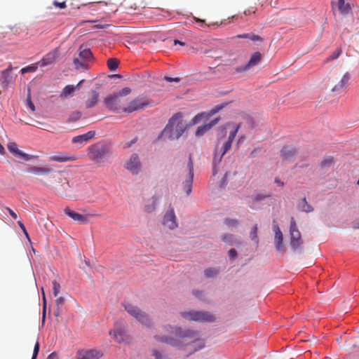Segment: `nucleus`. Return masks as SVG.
<instances>
[{
	"instance_id": "nucleus-1",
	"label": "nucleus",
	"mask_w": 359,
	"mask_h": 359,
	"mask_svg": "<svg viewBox=\"0 0 359 359\" xmlns=\"http://www.w3.org/2000/svg\"><path fill=\"white\" fill-rule=\"evenodd\" d=\"M162 330L165 334L154 336L157 341L168 344L173 346H191V353L201 350L205 346V341L197 331L189 329L182 330L180 327L170 325L163 326Z\"/></svg>"
},
{
	"instance_id": "nucleus-2",
	"label": "nucleus",
	"mask_w": 359,
	"mask_h": 359,
	"mask_svg": "<svg viewBox=\"0 0 359 359\" xmlns=\"http://www.w3.org/2000/svg\"><path fill=\"white\" fill-rule=\"evenodd\" d=\"M229 126L230 123H227L225 126L220 128L222 136L217 139L215 144L214 157L212 160L213 175H216L217 172V166L222 161L224 155L230 150L232 142L235 139L236 134L241 128V123L235 125L232 130L229 133L228 139L224 140V137L226 135V127Z\"/></svg>"
},
{
	"instance_id": "nucleus-3",
	"label": "nucleus",
	"mask_w": 359,
	"mask_h": 359,
	"mask_svg": "<svg viewBox=\"0 0 359 359\" xmlns=\"http://www.w3.org/2000/svg\"><path fill=\"white\" fill-rule=\"evenodd\" d=\"M183 114L181 112L175 114L169 120L168 123L163 131V135L170 139H178L184 131L182 123Z\"/></svg>"
},
{
	"instance_id": "nucleus-4",
	"label": "nucleus",
	"mask_w": 359,
	"mask_h": 359,
	"mask_svg": "<svg viewBox=\"0 0 359 359\" xmlns=\"http://www.w3.org/2000/svg\"><path fill=\"white\" fill-rule=\"evenodd\" d=\"M125 310L140 323L146 327H151L152 321L149 316L137 306L129 303L123 304Z\"/></svg>"
},
{
	"instance_id": "nucleus-5",
	"label": "nucleus",
	"mask_w": 359,
	"mask_h": 359,
	"mask_svg": "<svg viewBox=\"0 0 359 359\" xmlns=\"http://www.w3.org/2000/svg\"><path fill=\"white\" fill-rule=\"evenodd\" d=\"M180 314L187 320L199 323H212L216 319L215 316L208 311H189L182 312Z\"/></svg>"
},
{
	"instance_id": "nucleus-6",
	"label": "nucleus",
	"mask_w": 359,
	"mask_h": 359,
	"mask_svg": "<svg viewBox=\"0 0 359 359\" xmlns=\"http://www.w3.org/2000/svg\"><path fill=\"white\" fill-rule=\"evenodd\" d=\"M126 100L124 97H121L117 94L110 95L104 100L106 107L115 113L123 112V109L126 108Z\"/></svg>"
},
{
	"instance_id": "nucleus-7",
	"label": "nucleus",
	"mask_w": 359,
	"mask_h": 359,
	"mask_svg": "<svg viewBox=\"0 0 359 359\" xmlns=\"http://www.w3.org/2000/svg\"><path fill=\"white\" fill-rule=\"evenodd\" d=\"M290 244L293 250L299 249L303 244L302 234L294 217L291 218L290 224Z\"/></svg>"
},
{
	"instance_id": "nucleus-8",
	"label": "nucleus",
	"mask_w": 359,
	"mask_h": 359,
	"mask_svg": "<svg viewBox=\"0 0 359 359\" xmlns=\"http://www.w3.org/2000/svg\"><path fill=\"white\" fill-rule=\"evenodd\" d=\"M149 104V100L143 95H140L131 100L130 102H126V108L123 109V113L130 114L133 111L142 109Z\"/></svg>"
},
{
	"instance_id": "nucleus-9",
	"label": "nucleus",
	"mask_w": 359,
	"mask_h": 359,
	"mask_svg": "<svg viewBox=\"0 0 359 359\" xmlns=\"http://www.w3.org/2000/svg\"><path fill=\"white\" fill-rule=\"evenodd\" d=\"M186 180L183 182V189L187 195H189L192 190V184L194 180V163L191 156H189L187 168L186 170Z\"/></svg>"
},
{
	"instance_id": "nucleus-10",
	"label": "nucleus",
	"mask_w": 359,
	"mask_h": 359,
	"mask_svg": "<svg viewBox=\"0 0 359 359\" xmlns=\"http://www.w3.org/2000/svg\"><path fill=\"white\" fill-rule=\"evenodd\" d=\"M65 213L68 215L69 217H71L74 221L79 222V224H87L88 222V217H98L100 215L98 214H92L88 213L86 215H81L79 214L74 210H72L69 208H66L65 209Z\"/></svg>"
},
{
	"instance_id": "nucleus-11",
	"label": "nucleus",
	"mask_w": 359,
	"mask_h": 359,
	"mask_svg": "<svg viewBox=\"0 0 359 359\" xmlns=\"http://www.w3.org/2000/svg\"><path fill=\"white\" fill-rule=\"evenodd\" d=\"M57 180L59 181V183L60 184L57 185L55 187V193L62 196V197H70V185L69 183V181L67 178L62 177V175H60L59 177H57Z\"/></svg>"
},
{
	"instance_id": "nucleus-12",
	"label": "nucleus",
	"mask_w": 359,
	"mask_h": 359,
	"mask_svg": "<svg viewBox=\"0 0 359 359\" xmlns=\"http://www.w3.org/2000/svg\"><path fill=\"white\" fill-rule=\"evenodd\" d=\"M262 60V55L259 52L254 53L248 62V63L245 65L238 67L236 68V72L238 73H242L246 71H248L253 67L257 65Z\"/></svg>"
},
{
	"instance_id": "nucleus-13",
	"label": "nucleus",
	"mask_w": 359,
	"mask_h": 359,
	"mask_svg": "<svg viewBox=\"0 0 359 359\" xmlns=\"http://www.w3.org/2000/svg\"><path fill=\"white\" fill-rule=\"evenodd\" d=\"M12 65H9L7 69L1 72V76L0 81L3 88H6L9 84L15 82L16 76L12 73L13 71Z\"/></svg>"
},
{
	"instance_id": "nucleus-14",
	"label": "nucleus",
	"mask_w": 359,
	"mask_h": 359,
	"mask_svg": "<svg viewBox=\"0 0 359 359\" xmlns=\"http://www.w3.org/2000/svg\"><path fill=\"white\" fill-rule=\"evenodd\" d=\"M60 56V48H55L46 54L39 62L41 67H46L56 62Z\"/></svg>"
},
{
	"instance_id": "nucleus-15",
	"label": "nucleus",
	"mask_w": 359,
	"mask_h": 359,
	"mask_svg": "<svg viewBox=\"0 0 359 359\" xmlns=\"http://www.w3.org/2000/svg\"><path fill=\"white\" fill-rule=\"evenodd\" d=\"M103 353L96 349L81 350L77 352V359H100Z\"/></svg>"
},
{
	"instance_id": "nucleus-16",
	"label": "nucleus",
	"mask_w": 359,
	"mask_h": 359,
	"mask_svg": "<svg viewBox=\"0 0 359 359\" xmlns=\"http://www.w3.org/2000/svg\"><path fill=\"white\" fill-rule=\"evenodd\" d=\"M141 163L137 154L131 155L129 160L126 163V168L133 174H137L140 171Z\"/></svg>"
},
{
	"instance_id": "nucleus-17",
	"label": "nucleus",
	"mask_w": 359,
	"mask_h": 359,
	"mask_svg": "<svg viewBox=\"0 0 359 359\" xmlns=\"http://www.w3.org/2000/svg\"><path fill=\"white\" fill-rule=\"evenodd\" d=\"M163 225L170 229H174L177 226L176 216L173 208L169 209L164 215Z\"/></svg>"
},
{
	"instance_id": "nucleus-18",
	"label": "nucleus",
	"mask_w": 359,
	"mask_h": 359,
	"mask_svg": "<svg viewBox=\"0 0 359 359\" xmlns=\"http://www.w3.org/2000/svg\"><path fill=\"white\" fill-rule=\"evenodd\" d=\"M77 159L78 157L76 155H72L65 152L56 153L50 156V161L59 163L74 161Z\"/></svg>"
},
{
	"instance_id": "nucleus-19",
	"label": "nucleus",
	"mask_w": 359,
	"mask_h": 359,
	"mask_svg": "<svg viewBox=\"0 0 359 359\" xmlns=\"http://www.w3.org/2000/svg\"><path fill=\"white\" fill-rule=\"evenodd\" d=\"M273 230L274 231V242L276 248L278 251H281L284 249L283 245V235L278 224H273Z\"/></svg>"
},
{
	"instance_id": "nucleus-20",
	"label": "nucleus",
	"mask_w": 359,
	"mask_h": 359,
	"mask_svg": "<svg viewBox=\"0 0 359 359\" xmlns=\"http://www.w3.org/2000/svg\"><path fill=\"white\" fill-rule=\"evenodd\" d=\"M7 147L9 151L17 157H19L25 161H29L32 159V156L30 155L24 153L18 149V144L15 142L8 143Z\"/></svg>"
},
{
	"instance_id": "nucleus-21",
	"label": "nucleus",
	"mask_w": 359,
	"mask_h": 359,
	"mask_svg": "<svg viewBox=\"0 0 359 359\" xmlns=\"http://www.w3.org/2000/svg\"><path fill=\"white\" fill-rule=\"evenodd\" d=\"M109 334L114 337L116 342L121 344L128 342L129 337L124 329L118 328L109 332Z\"/></svg>"
},
{
	"instance_id": "nucleus-22",
	"label": "nucleus",
	"mask_w": 359,
	"mask_h": 359,
	"mask_svg": "<svg viewBox=\"0 0 359 359\" xmlns=\"http://www.w3.org/2000/svg\"><path fill=\"white\" fill-rule=\"evenodd\" d=\"M350 78L351 76L349 73L346 72L341 79L339 82L332 88V91L337 94L340 93L347 87Z\"/></svg>"
},
{
	"instance_id": "nucleus-23",
	"label": "nucleus",
	"mask_w": 359,
	"mask_h": 359,
	"mask_svg": "<svg viewBox=\"0 0 359 359\" xmlns=\"http://www.w3.org/2000/svg\"><path fill=\"white\" fill-rule=\"evenodd\" d=\"M88 154L93 160L102 158L105 155V149L102 147L93 146L89 148Z\"/></svg>"
},
{
	"instance_id": "nucleus-24",
	"label": "nucleus",
	"mask_w": 359,
	"mask_h": 359,
	"mask_svg": "<svg viewBox=\"0 0 359 359\" xmlns=\"http://www.w3.org/2000/svg\"><path fill=\"white\" fill-rule=\"evenodd\" d=\"M219 118H216L213 120H212L210 123L205 124L203 126L198 127L196 131V136H202L205 133H207L212 126L216 125L219 121Z\"/></svg>"
},
{
	"instance_id": "nucleus-25",
	"label": "nucleus",
	"mask_w": 359,
	"mask_h": 359,
	"mask_svg": "<svg viewBox=\"0 0 359 359\" xmlns=\"http://www.w3.org/2000/svg\"><path fill=\"white\" fill-rule=\"evenodd\" d=\"M296 154V149L291 146H285L280 151V156L283 160L289 161Z\"/></svg>"
},
{
	"instance_id": "nucleus-26",
	"label": "nucleus",
	"mask_w": 359,
	"mask_h": 359,
	"mask_svg": "<svg viewBox=\"0 0 359 359\" xmlns=\"http://www.w3.org/2000/svg\"><path fill=\"white\" fill-rule=\"evenodd\" d=\"M95 131H93V130L89 131L85 134L80 135L73 137L72 142L73 143H81V144H82L83 142H87L88 140L92 139L95 136Z\"/></svg>"
},
{
	"instance_id": "nucleus-27",
	"label": "nucleus",
	"mask_w": 359,
	"mask_h": 359,
	"mask_svg": "<svg viewBox=\"0 0 359 359\" xmlns=\"http://www.w3.org/2000/svg\"><path fill=\"white\" fill-rule=\"evenodd\" d=\"M50 169L45 167H38L35 165H29L27 170V172L33 173L36 175H47L50 172Z\"/></svg>"
},
{
	"instance_id": "nucleus-28",
	"label": "nucleus",
	"mask_w": 359,
	"mask_h": 359,
	"mask_svg": "<svg viewBox=\"0 0 359 359\" xmlns=\"http://www.w3.org/2000/svg\"><path fill=\"white\" fill-rule=\"evenodd\" d=\"M98 99L99 93L95 90H92L91 97L88 98L85 103L86 108L90 109L95 107L98 102Z\"/></svg>"
},
{
	"instance_id": "nucleus-29",
	"label": "nucleus",
	"mask_w": 359,
	"mask_h": 359,
	"mask_svg": "<svg viewBox=\"0 0 359 359\" xmlns=\"http://www.w3.org/2000/svg\"><path fill=\"white\" fill-rule=\"evenodd\" d=\"M84 80H81L79 81V83L76 86L73 85H68L65 86L62 90V92L60 94V97H67L69 95H72V94L74 92V90L76 89V88L80 86Z\"/></svg>"
},
{
	"instance_id": "nucleus-30",
	"label": "nucleus",
	"mask_w": 359,
	"mask_h": 359,
	"mask_svg": "<svg viewBox=\"0 0 359 359\" xmlns=\"http://www.w3.org/2000/svg\"><path fill=\"white\" fill-rule=\"evenodd\" d=\"M222 241L229 245L241 244L239 239L236 238L233 234L224 235L222 238Z\"/></svg>"
},
{
	"instance_id": "nucleus-31",
	"label": "nucleus",
	"mask_w": 359,
	"mask_h": 359,
	"mask_svg": "<svg viewBox=\"0 0 359 359\" xmlns=\"http://www.w3.org/2000/svg\"><path fill=\"white\" fill-rule=\"evenodd\" d=\"M337 7L342 14H347L351 10L350 5L348 4H346L344 0H338Z\"/></svg>"
},
{
	"instance_id": "nucleus-32",
	"label": "nucleus",
	"mask_w": 359,
	"mask_h": 359,
	"mask_svg": "<svg viewBox=\"0 0 359 359\" xmlns=\"http://www.w3.org/2000/svg\"><path fill=\"white\" fill-rule=\"evenodd\" d=\"M342 53L341 48H337L325 60V63H328L334 60L337 59Z\"/></svg>"
},
{
	"instance_id": "nucleus-33",
	"label": "nucleus",
	"mask_w": 359,
	"mask_h": 359,
	"mask_svg": "<svg viewBox=\"0 0 359 359\" xmlns=\"http://www.w3.org/2000/svg\"><path fill=\"white\" fill-rule=\"evenodd\" d=\"M219 273L217 268H208L204 271V274L207 278H214Z\"/></svg>"
},
{
	"instance_id": "nucleus-34",
	"label": "nucleus",
	"mask_w": 359,
	"mask_h": 359,
	"mask_svg": "<svg viewBox=\"0 0 359 359\" xmlns=\"http://www.w3.org/2000/svg\"><path fill=\"white\" fill-rule=\"evenodd\" d=\"M300 209L306 212H310L313 210V208L308 203L306 198L302 199L299 204Z\"/></svg>"
},
{
	"instance_id": "nucleus-35",
	"label": "nucleus",
	"mask_w": 359,
	"mask_h": 359,
	"mask_svg": "<svg viewBox=\"0 0 359 359\" xmlns=\"http://www.w3.org/2000/svg\"><path fill=\"white\" fill-rule=\"evenodd\" d=\"M107 66L111 71H115L118 67V60L116 58H110L107 61Z\"/></svg>"
},
{
	"instance_id": "nucleus-36",
	"label": "nucleus",
	"mask_w": 359,
	"mask_h": 359,
	"mask_svg": "<svg viewBox=\"0 0 359 359\" xmlns=\"http://www.w3.org/2000/svg\"><path fill=\"white\" fill-rule=\"evenodd\" d=\"M81 117V113L79 111H72L67 119V122H75Z\"/></svg>"
},
{
	"instance_id": "nucleus-37",
	"label": "nucleus",
	"mask_w": 359,
	"mask_h": 359,
	"mask_svg": "<svg viewBox=\"0 0 359 359\" xmlns=\"http://www.w3.org/2000/svg\"><path fill=\"white\" fill-rule=\"evenodd\" d=\"M37 69V64H32L31 65L23 67L20 72L22 74H25L28 72H34Z\"/></svg>"
},
{
	"instance_id": "nucleus-38",
	"label": "nucleus",
	"mask_w": 359,
	"mask_h": 359,
	"mask_svg": "<svg viewBox=\"0 0 359 359\" xmlns=\"http://www.w3.org/2000/svg\"><path fill=\"white\" fill-rule=\"evenodd\" d=\"M92 56V53L90 49H84L79 53V57L82 59L88 60Z\"/></svg>"
},
{
	"instance_id": "nucleus-39",
	"label": "nucleus",
	"mask_w": 359,
	"mask_h": 359,
	"mask_svg": "<svg viewBox=\"0 0 359 359\" xmlns=\"http://www.w3.org/2000/svg\"><path fill=\"white\" fill-rule=\"evenodd\" d=\"M52 284H53V294L55 297H57L60 293V285L59 283L57 282V280H53Z\"/></svg>"
},
{
	"instance_id": "nucleus-40",
	"label": "nucleus",
	"mask_w": 359,
	"mask_h": 359,
	"mask_svg": "<svg viewBox=\"0 0 359 359\" xmlns=\"http://www.w3.org/2000/svg\"><path fill=\"white\" fill-rule=\"evenodd\" d=\"M257 225H255L253 228L252 229V231L250 232V238L252 241H255L257 243H258L257 239Z\"/></svg>"
},
{
	"instance_id": "nucleus-41",
	"label": "nucleus",
	"mask_w": 359,
	"mask_h": 359,
	"mask_svg": "<svg viewBox=\"0 0 359 359\" xmlns=\"http://www.w3.org/2000/svg\"><path fill=\"white\" fill-rule=\"evenodd\" d=\"M131 89L128 87L123 88L121 90H120L116 94L121 97H124L125 96L129 95L131 93Z\"/></svg>"
},
{
	"instance_id": "nucleus-42",
	"label": "nucleus",
	"mask_w": 359,
	"mask_h": 359,
	"mask_svg": "<svg viewBox=\"0 0 359 359\" xmlns=\"http://www.w3.org/2000/svg\"><path fill=\"white\" fill-rule=\"evenodd\" d=\"M205 116V113L198 114L195 116L192 119V123L194 125L197 124L201 121V120Z\"/></svg>"
},
{
	"instance_id": "nucleus-43",
	"label": "nucleus",
	"mask_w": 359,
	"mask_h": 359,
	"mask_svg": "<svg viewBox=\"0 0 359 359\" xmlns=\"http://www.w3.org/2000/svg\"><path fill=\"white\" fill-rule=\"evenodd\" d=\"M74 64L75 65L76 69H79L85 67V64L83 62L80 61L79 58L74 59Z\"/></svg>"
},
{
	"instance_id": "nucleus-44",
	"label": "nucleus",
	"mask_w": 359,
	"mask_h": 359,
	"mask_svg": "<svg viewBox=\"0 0 359 359\" xmlns=\"http://www.w3.org/2000/svg\"><path fill=\"white\" fill-rule=\"evenodd\" d=\"M270 197V195L263 194H258L255 196V201H263L267 198Z\"/></svg>"
},
{
	"instance_id": "nucleus-45",
	"label": "nucleus",
	"mask_w": 359,
	"mask_h": 359,
	"mask_svg": "<svg viewBox=\"0 0 359 359\" xmlns=\"http://www.w3.org/2000/svg\"><path fill=\"white\" fill-rule=\"evenodd\" d=\"M18 224L19 226L20 227V229H22V231H23V233L25 235L26 238L30 241V238H29V234H28V233L27 231V229H26L24 224L22 222V221H18Z\"/></svg>"
},
{
	"instance_id": "nucleus-46",
	"label": "nucleus",
	"mask_w": 359,
	"mask_h": 359,
	"mask_svg": "<svg viewBox=\"0 0 359 359\" xmlns=\"http://www.w3.org/2000/svg\"><path fill=\"white\" fill-rule=\"evenodd\" d=\"M225 224L229 226H236L238 224V221L236 219H226Z\"/></svg>"
},
{
	"instance_id": "nucleus-47",
	"label": "nucleus",
	"mask_w": 359,
	"mask_h": 359,
	"mask_svg": "<svg viewBox=\"0 0 359 359\" xmlns=\"http://www.w3.org/2000/svg\"><path fill=\"white\" fill-rule=\"evenodd\" d=\"M39 351V343L37 341L35 344L34 348V352L32 359H36V357L38 355Z\"/></svg>"
},
{
	"instance_id": "nucleus-48",
	"label": "nucleus",
	"mask_w": 359,
	"mask_h": 359,
	"mask_svg": "<svg viewBox=\"0 0 359 359\" xmlns=\"http://www.w3.org/2000/svg\"><path fill=\"white\" fill-rule=\"evenodd\" d=\"M153 355L155 357V359H166L165 355L157 350L153 351Z\"/></svg>"
},
{
	"instance_id": "nucleus-49",
	"label": "nucleus",
	"mask_w": 359,
	"mask_h": 359,
	"mask_svg": "<svg viewBox=\"0 0 359 359\" xmlns=\"http://www.w3.org/2000/svg\"><path fill=\"white\" fill-rule=\"evenodd\" d=\"M27 106L29 107V108L32 111H35V107H34V104H33V102L31 100V97H30L29 94L28 95V97L27 98Z\"/></svg>"
},
{
	"instance_id": "nucleus-50",
	"label": "nucleus",
	"mask_w": 359,
	"mask_h": 359,
	"mask_svg": "<svg viewBox=\"0 0 359 359\" xmlns=\"http://www.w3.org/2000/svg\"><path fill=\"white\" fill-rule=\"evenodd\" d=\"M224 107L223 105H217L215 106L210 112V115H214L216 113L219 112L222 108Z\"/></svg>"
},
{
	"instance_id": "nucleus-51",
	"label": "nucleus",
	"mask_w": 359,
	"mask_h": 359,
	"mask_svg": "<svg viewBox=\"0 0 359 359\" xmlns=\"http://www.w3.org/2000/svg\"><path fill=\"white\" fill-rule=\"evenodd\" d=\"M65 299L63 297H60L55 300L57 307H59L65 304Z\"/></svg>"
},
{
	"instance_id": "nucleus-52",
	"label": "nucleus",
	"mask_w": 359,
	"mask_h": 359,
	"mask_svg": "<svg viewBox=\"0 0 359 359\" xmlns=\"http://www.w3.org/2000/svg\"><path fill=\"white\" fill-rule=\"evenodd\" d=\"M250 39L253 41H262V38L261 36L254 34H250Z\"/></svg>"
},
{
	"instance_id": "nucleus-53",
	"label": "nucleus",
	"mask_w": 359,
	"mask_h": 359,
	"mask_svg": "<svg viewBox=\"0 0 359 359\" xmlns=\"http://www.w3.org/2000/svg\"><path fill=\"white\" fill-rule=\"evenodd\" d=\"M53 5L55 6H56V7H58V8H61V9H63V8H66V3H65V1L60 3V2H57L56 1H55L53 2Z\"/></svg>"
},
{
	"instance_id": "nucleus-54",
	"label": "nucleus",
	"mask_w": 359,
	"mask_h": 359,
	"mask_svg": "<svg viewBox=\"0 0 359 359\" xmlns=\"http://www.w3.org/2000/svg\"><path fill=\"white\" fill-rule=\"evenodd\" d=\"M229 257L235 259L237 257V252L235 249H231L228 252Z\"/></svg>"
},
{
	"instance_id": "nucleus-55",
	"label": "nucleus",
	"mask_w": 359,
	"mask_h": 359,
	"mask_svg": "<svg viewBox=\"0 0 359 359\" xmlns=\"http://www.w3.org/2000/svg\"><path fill=\"white\" fill-rule=\"evenodd\" d=\"M332 163V158H328L321 162L322 166L330 165Z\"/></svg>"
},
{
	"instance_id": "nucleus-56",
	"label": "nucleus",
	"mask_w": 359,
	"mask_h": 359,
	"mask_svg": "<svg viewBox=\"0 0 359 359\" xmlns=\"http://www.w3.org/2000/svg\"><path fill=\"white\" fill-rule=\"evenodd\" d=\"M165 80L168 82L175 81L176 83H177L180 81V79L179 78H172V77H169V76H165Z\"/></svg>"
},
{
	"instance_id": "nucleus-57",
	"label": "nucleus",
	"mask_w": 359,
	"mask_h": 359,
	"mask_svg": "<svg viewBox=\"0 0 359 359\" xmlns=\"http://www.w3.org/2000/svg\"><path fill=\"white\" fill-rule=\"evenodd\" d=\"M6 210L13 219H16L18 218V215H16V213L14 212L10 208L7 207Z\"/></svg>"
},
{
	"instance_id": "nucleus-58",
	"label": "nucleus",
	"mask_w": 359,
	"mask_h": 359,
	"mask_svg": "<svg viewBox=\"0 0 359 359\" xmlns=\"http://www.w3.org/2000/svg\"><path fill=\"white\" fill-rule=\"evenodd\" d=\"M193 294L199 299H201V297H203V292L198 290H194Z\"/></svg>"
},
{
	"instance_id": "nucleus-59",
	"label": "nucleus",
	"mask_w": 359,
	"mask_h": 359,
	"mask_svg": "<svg viewBox=\"0 0 359 359\" xmlns=\"http://www.w3.org/2000/svg\"><path fill=\"white\" fill-rule=\"evenodd\" d=\"M250 34H238L236 36L238 39H250Z\"/></svg>"
},
{
	"instance_id": "nucleus-60",
	"label": "nucleus",
	"mask_w": 359,
	"mask_h": 359,
	"mask_svg": "<svg viewBox=\"0 0 359 359\" xmlns=\"http://www.w3.org/2000/svg\"><path fill=\"white\" fill-rule=\"evenodd\" d=\"M47 359H58L57 354L53 352L48 355Z\"/></svg>"
},
{
	"instance_id": "nucleus-61",
	"label": "nucleus",
	"mask_w": 359,
	"mask_h": 359,
	"mask_svg": "<svg viewBox=\"0 0 359 359\" xmlns=\"http://www.w3.org/2000/svg\"><path fill=\"white\" fill-rule=\"evenodd\" d=\"M275 183L277 184L280 187H283L284 186V182L280 181V180L279 178H278V177H276L275 179Z\"/></svg>"
},
{
	"instance_id": "nucleus-62",
	"label": "nucleus",
	"mask_w": 359,
	"mask_h": 359,
	"mask_svg": "<svg viewBox=\"0 0 359 359\" xmlns=\"http://www.w3.org/2000/svg\"><path fill=\"white\" fill-rule=\"evenodd\" d=\"M5 154H6L5 149H4V146L0 143V154L4 155Z\"/></svg>"
},
{
	"instance_id": "nucleus-63",
	"label": "nucleus",
	"mask_w": 359,
	"mask_h": 359,
	"mask_svg": "<svg viewBox=\"0 0 359 359\" xmlns=\"http://www.w3.org/2000/svg\"><path fill=\"white\" fill-rule=\"evenodd\" d=\"M174 44L175 45H177V44H180V46H184L185 45V43L182 42V41H180L179 40H175L174 41Z\"/></svg>"
},
{
	"instance_id": "nucleus-64",
	"label": "nucleus",
	"mask_w": 359,
	"mask_h": 359,
	"mask_svg": "<svg viewBox=\"0 0 359 359\" xmlns=\"http://www.w3.org/2000/svg\"><path fill=\"white\" fill-rule=\"evenodd\" d=\"M194 20H195L196 22H200L201 24H203L205 22V20H201V19L197 18H194Z\"/></svg>"
}]
</instances>
